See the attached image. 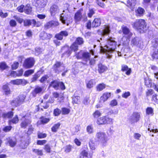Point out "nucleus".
<instances>
[{"instance_id":"nucleus-39","label":"nucleus","mask_w":158,"mask_h":158,"mask_svg":"<svg viewBox=\"0 0 158 158\" xmlns=\"http://www.w3.org/2000/svg\"><path fill=\"white\" fill-rule=\"evenodd\" d=\"M102 115L101 112L98 110H96L93 114V116L94 118H97Z\"/></svg>"},{"instance_id":"nucleus-35","label":"nucleus","mask_w":158,"mask_h":158,"mask_svg":"<svg viewBox=\"0 0 158 158\" xmlns=\"http://www.w3.org/2000/svg\"><path fill=\"white\" fill-rule=\"evenodd\" d=\"M136 0H128L127 1V6L133 7L136 4Z\"/></svg>"},{"instance_id":"nucleus-37","label":"nucleus","mask_w":158,"mask_h":158,"mask_svg":"<svg viewBox=\"0 0 158 158\" xmlns=\"http://www.w3.org/2000/svg\"><path fill=\"white\" fill-rule=\"evenodd\" d=\"M60 125V123H57L54 125L51 128L52 131L53 132H56L57 131V130L59 128Z\"/></svg>"},{"instance_id":"nucleus-52","label":"nucleus","mask_w":158,"mask_h":158,"mask_svg":"<svg viewBox=\"0 0 158 158\" xmlns=\"http://www.w3.org/2000/svg\"><path fill=\"white\" fill-rule=\"evenodd\" d=\"M83 52L82 51H81L78 53L76 54V56L77 59H81L83 58Z\"/></svg>"},{"instance_id":"nucleus-22","label":"nucleus","mask_w":158,"mask_h":158,"mask_svg":"<svg viewBox=\"0 0 158 158\" xmlns=\"http://www.w3.org/2000/svg\"><path fill=\"white\" fill-rule=\"evenodd\" d=\"M101 23V21L100 19H95L93 21L92 23L93 27H96L100 25Z\"/></svg>"},{"instance_id":"nucleus-15","label":"nucleus","mask_w":158,"mask_h":158,"mask_svg":"<svg viewBox=\"0 0 158 158\" xmlns=\"http://www.w3.org/2000/svg\"><path fill=\"white\" fill-rule=\"evenodd\" d=\"M108 69L107 67L101 63L98 64V73L101 74L106 71Z\"/></svg>"},{"instance_id":"nucleus-38","label":"nucleus","mask_w":158,"mask_h":158,"mask_svg":"<svg viewBox=\"0 0 158 158\" xmlns=\"http://www.w3.org/2000/svg\"><path fill=\"white\" fill-rule=\"evenodd\" d=\"M95 84L94 81L93 80H91L89 81L86 83L87 87L89 88H90L93 87L94 85Z\"/></svg>"},{"instance_id":"nucleus-23","label":"nucleus","mask_w":158,"mask_h":158,"mask_svg":"<svg viewBox=\"0 0 158 158\" xmlns=\"http://www.w3.org/2000/svg\"><path fill=\"white\" fill-rule=\"evenodd\" d=\"M43 90V88L39 86L35 87L34 91H33V95L34 97L36 96V95L41 93Z\"/></svg>"},{"instance_id":"nucleus-20","label":"nucleus","mask_w":158,"mask_h":158,"mask_svg":"<svg viewBox=\"0 0 158 158\" xmlns=\"http://www.w3.org/2000/svg\"><path fill=\"white\" fill-rule=\"evenodd\" d=\"M6 143H9V145L12 147H14L16 143V142L15 140H13L10 138H8L6 139Z\"/></svg>"},{"instance_id":"nucleus-60","label":"nucleus","mask_w":158,"mask_h":158,"mask_svg":"<svg viewBox=\"0 0 158 158\" xmlns=\"http://www.w3.org/2000/svg\"><path fill=\"white\" fill-rule=\"evenodd\" d=\"M24 6L23 5H21V6H18L17 9L18 11L20 12H22L24 11Z\"/></svg>"},{"instance_id":"nucleus-24","label":"nucleus","mask_w":158,"mask_h":158,"mask_svg":"<svg viewBox=\"0 0 158 158\" xmlns=\"http://www.w3.org/2000/svg\"><path fill=\"white\" fill-rule=\"evenodd\" d=\"M97 123L99 125L106 124L105 116L102 117L98 118L97 121Z\"/></svg>"},{"instance_id":"nucleus-61","label":"nucleus","mask_w":158,"mask_h":158,"mask_svg":"<svg viewBox=\"0 0 158 158\" xmlns=\"http://www.w3.org/2000/svg\"><path fill=\"white\" fill-rule=\"evenodd\" d=\"M152 100L155 102L158 103V96L156 94L153 95L152 97Z\"/></svg>"},{"instance_id":"nucleus-46","label":"nucleus","mask_w":158,"mask_h":158,"mask_svg":"<svg viewBox=\"0 0 158 158\" xmlns=\"http://www.w3.org/2000/svg\"><path fill=\"white\" fill-rule=\"evenodd\" d=\"M32 151L34 152L38 155L42 156L43 155L42 151L41 150H39L38 149H34L32 150Z\"/></svg>"},{"instance_id":"nucleus-42","label":"nucleus","mask_w":158,"mask_h":158,"mask_svg":"<svg viewBox=\"0 0 158 158\" xmlns=\"http://www.w3.org/2000/svg\"><path fill=\"white\" fill-rule=\"evenodd\" d=\"M87 132L89 134H92L94 132L93 127L91 125H89L86 127Z\"/></svg>"},{"instance_id":"nucleus-54","label":"nucleus","mask_w":158,"mask_h":158,"mask_svg":"<svg viewBox=\"0 0 158 158\" xmlns=\"http://www.w3.org/2000/svg\"><path fill=\"white\" fill-rule=\"evenodd\" d=\"M19 65V63L18 62H15L12 65L11 67L12 69L14 70L17 69Z\"/></svg>"},{"instance_id":"nucleus-2","label":"nucleus","mask_w":158,"mask_h":158,"mask_svg":"<svg viewBox=\"0 0 158 158\" xmlns=\"http://www.w3.org/2000/svg\"><path fill=\"white\" fill-rule=\"evenodd\" d=\"M84 41L82 38L79 37L77 38L75 41L71 46L69 48L67 46H64L61 49L62 52L64 51L63 55H67L69 56L72 52V51L75 52L78 49L77 44L81 45L84 43Z\"/></svg>"},{"instance_id":"nucleus-49","label":"nucleus","mask_w":158,"mask_h":158,"mask_svg":"<svg viewBox=\"0 0 158 158\" xmlns=\"http://www.w3.org/2000/svg\"><path fill=\"white\" fill-rule=\"evenodd\" d=\"M61 110L58 108H56L54 109L53 111V114L55 116H59L61 113Z\"/></svg>"},{"instance_id":"nucleus-45","label":"nucleus","mask_w":158,"mask_h":158,"mask_svg":"<svg viewBox=\"0 0 158 158\" xmlns=\"http://www.w3.org/2000/svg\"><path fill=\"white\" fill-rule=\"evenodd\" d=\"M34 72V70H28L25 72L24 75L25 77H28L33 73Z\"/></svg>"},{"instance_id":"nucleus-11","label":"nucleus","mask_w":158,"mask_h":158,"mask_svg":"<svg viewBox=\"0 0 158 158\" xmlns=\"http://www.w3.org/2000/svg\"><path fill=\"white\" fill-rule=\"evenodd\" d=\"M39 36L40 39L43 40H50L52 37V34L47 33L44 31L40 33Z\"/></svg>"},{"instance_id":"nucleus-50","label":"nucleus","mask_w":158,"mask_h":158,"mask_svg":"<svg viewBox=\"0 0 158 158\" xmlns=\"http://www.w3.org/2000/svg\"><path fill=\"white\" fill-rule=\"evenodd\" d=\"M43 51V49L40 48H36L35 49V54L36 55L42 53Z\"/></svg>"},{"instance_id":"nucleus-3","label":"nucleus","mask_w":158,"mask_h":158,"mask_svg":"<svg viewBox=\"0 0 158 158\" xmlns=\"http://www.w3.org/2000/svg\"><path fill=\"white\" fill-rule=\"evenodd\" d=\"M132 25L133 27L141 32L146 30V24L145 21L142 19H137Z\"/></svg>"},{"instance_id":"nucleus-28","label":"nucleus","mask_w":158,"mask_h":158,"mask_svg":"<svg viewBox=\"0 0 158 158\" xmlns=\"http://www.w3.org/2000/svg\"><path fill=\"white\" fill-rule=\"evenodd\" d=\"M91 53L88 52H83V55L82 59L87 61L88 60H90V58Z\"/></svg>"},{"instance_id":"nucleus-63","label":"nucleus","mask_w":158,"mask_h":158,"mask_svg":"<svg viewBox=\"0 0 158 158\" xmlns=\"http://www.w3.org/2000/svg\"><path fill=\"white\" fill-rule=\"evenodd\" d=\"M44 149L48 153H50V152L51 150V148L50 145L48 144H46L45 146V147L44 148Z\"/></svg>"},{"instance_id":"nucleus-4","label":"nucleus","mask_w":158,"mask_h":158,"mask_svg":"<svg viewBox=\"0 0 158 158\" xmlns=\"http://www.w3.org/2000/svg\"><path fill=\"white\" fill-rule=\"evenodd\" d=\"M95 136L98 140L102 143H105L107 141V137L106 133L103 132H97Z\"/></svg>"},{"instance_id":"nucleus-12","label":"nucleus","mask_w":158,"mask_h":158,"mask_svg":"<svg viewBox=\"0 0 158 158\" xmlns=\"http://www.w3.org/2000/svg\"><path fill=\"white\" fill-rule=\"evenodd\" d=\"M122 29L123 34L127 37H130L132 35V33L130 31L129 29L126 26H123Z\"/></svg>"},{"instance_id":"nucleus-58","label":"nucleus","mask_w":158,"mask_h":158,"mask_svg":"<svg viewBox=\"0 0 158 158\" xmlns=\"http://www.w3.org/2000/svg\"><path fill=\"white\" fill-rule=\"evenodd\" d=\"M8 15L7 13H3L2 10H0V16L2 18H5Z\"/></svg>"},{"instance_id":"nucleus-26","label":"nucleus","mask_w":158,"mask_h":158,"mask_svg":"<svg viewBox=\"0 0 158 158\" xmlns=\"http://www.w3.org/2000/svg\"><path fill=\"white\" fill-rule=\"evenodd\" d=\"M145 10L143 9L141 7H139L136 10V15L137 16H140L143 15L144 12Z\"/></svg>"},{"instance_id":"nucleus-6","label":"nucleus","mask_w":158,"mask_h":158,"mask_svg":"<svg viewBox=\"0 0 158 158\" xmlns=\"http://www.w3.org/2000/svg\"><path fill=\"white\" fill-rule=\"evenodd\" d=\"M60 19L63 24L68 25L72 22V18L70 15L62 13L60 17Z\"/></svg>"},{"instance_id":"nucleus-13","label":"nucleus","mask_w":158,"mask_h":158,"mask_svg":"<svg viewBox=\"0 0 158 158\" xmlns=\"http://www.w3.org/2000/svg\"><path fill=\"white\" fill-rule=\"evenodd\" d=\"M10 83L14 85H19L23 84L25 85L27 84V81L24 79H17L11 80Z\"/></svg>"},{"instance_id":"nucleus-40","label":"nucleus","mask_w":158,"mask_h":158,"mask_svg":"<svg viewBox=\"0 0 158 158\" xmlns=\"http://www.w3.org/2000/svg\"><path fill=\"white\" fill-rule=\"evenodd\" d=\"M3 90L5 92V94L6 95H8L10 93V90L9 88L7 85H5L3 87Z\"/></svg>"},{"instance_id":"nucleus-31","label":"nucleus","mask_w":158,"mask_h":158,"mask_svg":"<svg viewBox=\"0 0 158 158\" xmlns=\"http://www.w3.org/2000/svg\"><path fill=\"white\" fill-rule=\"evenodd\" d=\"M59 83L57 81L55 80L51 82L50 86L53 87L55 89H58Z\"/></svg>"},{"instance_id":"nucleus-1","label":"nucleus","mask_w":158,"mask_h":158,"mask_svg":"<svg viewBox=\"0 0 158 158\" xmlns=\"http://www.w3.org/2000/svg\"><path fill=\"white\" fill-rule=\"evenodd\" d=\"M108 46L106 45L104 47L101 46L100 52L105 54L107 58L110 59L112 57V54L114 51L116 47V42L114 38L109 37L107 40Z\"/></svg>"},{"instance_id":"nucleus-7","label":"nucleus","mask_w":158,"mask_h":158,"mask_svg":"<svg viewBox=\"0 0 158 158\" xmlns=\"http://www.w3.org/2000/svg\"><path fill=\"white\" fill-rule=\"evenodd\" d=\"M25 97V96L24 95H21L18 98L12 101L11 102V104L13 106H17L24 102Z\"/></svg>"},{"instance_id":"nucleus-8","label":"nucleus","mask_w":158,"mask_h":158,"mask_svg":"<svg viewBox=\"0 0 158 158\" xmlns=\"http://www.w3.org/2000/svg\"><path fill=\"white\" fill-rule=\"evenodd\" d=\"M35 61L33 58H29L25 60L23 64V66L25 68L29 69L33 66Z\"/></svg>"},{"instance_id":"nucleus-51","label":"nucleus","mask_w":158,"mask_h":158,"mask_svg":"<svg viewBox=\"0 0 158 158\" xmlns=\"http://www.w3.org/2000/svg\"><path fill=\"white\" fill-rule=\"evenodd\" d=\"M75 131L73 132L72 134L73 135H75L81 129V127L80 125H77L75 127Z\"/></svg>"},{"instance_id":"nucleus-10","label":"nucleus","mask_w":158,"mask_h":158,"mask_svg":"<svg viewBox=\"0 0 158 158\" xmlns=\"http://www.w3.org/2000/svg\"><path fill=\"white\" fill-rule=\"evenodd\" d=\"M25 117L26 116H24L22 117L21 119L22 122L21 123L20 126L22 128H26L31 122V121L29 119H27Z\"/></svg>"},{"instance_id":"nucleus-56","label":"nucleus","mask_w":158,"mask_h":158,"mask_svg":"<svg viewBox=\"0 0 158 158\" xmlns=\"http://www.w3.org/2000/svg\"><path fill=\"white\" fill-rule=\"evenodd\" d=\"M118 113V110H110L108 112V114L110 115L112 114H116Z\"/></svg>"},{"instance_id":"nucleus-16","label":"nucleus","mask_w":158,"mask_h":158,"mask_svg":"<svg viewBox=\"0 0 158 158\" xmlns=\"http://www.w3.org/2000/svg\"><path fill=\"white\" fill-rule=\"evenodd\" d=\"M82 16L81 11L78 10L75 14L74 15V19L75 22L78 24L79 22L81 20Z\"/></svg>"},{"instance_id":"nucleus-59","label":"nucleus","mask_w":158,"mask_h":158,"mask_svg":"<svg viewBox=\"0 0 158 158\" xmlns=\"http://www.w3.org/2000/svg\"><path fill=\"white\" fill-rule=\"evenodd\" d=\"M7 67V66L5 63L2 62L0 64V68L3 70L6 69Z\"/></svg>"},{"instance_id":"nucleus-14","label":"nucleus","mask_w":158,"mask_h":158,"mask_svg":"<svg viewBox=\"0 0 158 158\" xmlns=\"http://www.w3.org/2000/svg\"><path fill=\"white\" fill-rule=\"evenodd\" d=\"M58 25L59 23L57 21H51L47 23L44 26L45 27L48 29L52 27L58 26Z\"/></svg>"},{"instance_id":"nucleus-47","label":"nucleus","mask_w":158,"mask_h":158,"mask_svg":"<svg viewBox=\"0 0 158 158\" xmlns=\"http://www.w3.org/2000/svg\"><path fill=\"white\" fill-rule=\"evenodd\" d=\"M40 77V75L38 73L35 74L33 76V77L31 79V82H34L36 81L38 78Z\"/></svg>"},{"instance_id":"nucleus-5","label":"nucleus","mask_w":158,"mask_h":158,"mask_svg":"<svg viewBox=\"0 0 158 158\" xmlns=\"http://www.w3.org/2000/svg\"><path fill=\"white\" fill-rule=\"evenodd\" d=\"M52 69L55 73L59 74L64 69L65 67L62 63L57 61L53 65Z\"/></svg>"},{"instance_id":"nucleus-36","label":"nucleus","mask_w":158,"mask_h":158,"mask_svg":"<svg viewBox=\"0 0 158 158\" xmlns=\"http://www.w3.org/2000/svg\"><path fill=\"white\" fill-rule=\"evenodd\" d=\"M146 114L148 115H152L153 114V109L151 107H148L146 109Z\"/></svg>"},{"instance_id":"nucleus-64","label":"nucleus","mask_w":158,"mask_h":158,"mask_svg":"<svg viewBox=\"0 0 158 158\" xmlns=\"http://www.w3.org/2000/svg\"><path fill=\"white\" fill-rule=\"evenodd\" d=\"M10 26L11 27H15L17 24V23L15 20H11L9 22Z\"/></svg>"},{"instance_id":"nucleus-17","label":"nucleus","mask_w":158,"mask_h":158,"mask_svg":"<svg viewBox=\"0 0 158 158\" xmlns=\"http://www.w3.org/2000/svg\"><path fill=\"white\" fill-rule=\"evenodd\" d=\"M111 94L110 93H105L100 98V102L103 103L106 101L107 99L110 97Z\"/></svg>"},{"instance_id":"nucleus-25","label":"nucleus","mask_w":158,"mask_h":158,"mask_svg":"<svg viewBox=\"0 0 158 158\" xmlns=\"http://www.w3.org/2000/svg\"><path fill=\"white\" fill-rule=\"evenodd\" d=\"M24 11L25 13L27 14H30L31 12L32 8L29 4L25 6Z\"/></svg>"},{"instance_id":"nucleus-48","label":"nucleus","mask_w":158,"mask_h":158,"mask_svg":"<svg viewBox=\"0 0 158 158\" xmlns=\"http://www.w3.org/2000/svg\"><path fill=\"white\" fill-rule=\"evenodd\" d=\"M38 137L39 139H42L45 138L47 136V134L39 132L37 133Z\"/></svg>"},{"instance_id":"nucleus-9","label":"nucleus","mask_w":158,"mask_h":158,"mask_svg":"<svg viewBox=\"0 0 158 158\" xmlns=\"http://www.w3.org/2000/svg\"><path fill=\"white\" fill-rule=\"evenodd\" d=\"M140 116L139 113L134 112L130 117L129 120L131 123H136L138 121L140 118Z\"/></svg>"},{"instance_id":"nucleus-33","label":"nucleus","mask_w":158,"mask_h":158,"mask_svg":"<svg viewBox=\"0 0 158 158\" xmlns=\"http://www.w3.org/2000/svg\"><path fill=\"white\" fill-rule=\"evenodd\" d=\"M106 87V85L103 84H100L97 86V90L98 91H100L102 90Z\"/></svg>"},{"instance_id":"nucleus-32","label":"nucleus","mask_w":158,"mask_h":158,"mask_svg":"<svg viewBox=\"0 0 158 158\" xmlns=\"http://www.w3.org/2000/svg\"><path fill=\"white\" fill-rule=\"evenodd\" d=\"M34 19H26L24 21V25L25 26H28L32 25V23H34Z\"/></svg>"},{"instance_id":"nucleus-43","label":"nucleus","mask_w":158,"mask_h":158,"mask_svg":"<svg viewBox=\"0 0 158 158\" xmlns=\"http://www.w3.org/2000/svg\"><path fill=\"white\" fill-rule=\"evenodd\" d=\"M40 121L42 123L45 124L48 123L50 120V119L48 118L42 117L40 118Z\"/></svg>"},{"instance_id":"nucleus-53","label":"nucleus","mask_w":158,"mask_h":158,"mask_svg":"<svg viewBox=\"0 0 158 158\" xmlns=\"http://www.w3.org/2000/svg\"><path fill=\"white\" fill-rule=\"evenodd\" d=\"M90 101L89 98L88 97H85L83 101V103L85 105H87L89 103Z\"/></svg>"},{"instance_id":"nucleus-18","label":"nucleus","mask_w":158,"mask_h":158,"mask_svg":"<svg viewBox=\"0 0 158 158\" xmlns=\"http://www.w3.org/2000/svg\"><path fill=\"white\" fill-rule=\"evenodd\" d=\"M59 10L58 6L55 5H52L51 6L50 11L51 15H54L56 14Z\"/></svg>"},{"instance_id":"nucleus-21","label":"nucleus","mask_w":158,"mask_h":158,"mask_svg":"<svg viewBox=\"0 0 158 158\" xmlns=\"http://www.w3.org/2000/svg\"><path fill=\"white\" fill-rule=\"evenodd\" d=\"M81 155L83 156V158H92V153H89L85 150H84L81 153Z\"/></svg>"},{"instance_id":"nucleus-30","label":"nucleus","mask_w":158,"mask_h":158,"mask_svg":"<svg viewBox=\"0 0 158 158\" xmlns=\"http://www.w3.org/2000/svg\"><path fill=\"white\" fill-rule=\"evenodd\" d=\"M110 32V27L108 26H105L104 29L102 30V35H104L108 34Z\"/></svg>"},{"instance_id":"nucleus-62","label":"nucleus","mask_w":158,"mask_h":158,"mask_svg":"<svg viewBox=\"0 0 158 158\" xmlns=\"http://www.w3.org/2000/svg\"><path fill=\"white\" fill-rule=\"evenodd\" d=\"M48 78V77L47 75H45L43 76L40 81L41 83H43L46 81Z\"/></svg>"},{"instance_id":"nucleus-19","label":"nucleus","mask_w":158,"mask_h":158,"mask_svg":"<svg viewBox=\"0 0 158 158\" xmlns=\"http://www.w3.org/2000/svg\"><path fill=\"white\" fill-rule=\"evenodd\" d=\"M121 70L123 72L126 71V74L129 75L131 72V69L126 65H123L121 66Z\"/></svg>"},{"instance_id":"nucleus-29","label":"nucleus","mask_w":158,"mask_h":158,"mask_svg":"<svg viewBox=\"0 0 158 158\" xmlns=\"http://www.w3.org/2000/svg\"><path fill=\"white\" fill-rule=\"evenodd\" d=\"M13 116V113L12 111H10L7 113H3L2 117L4 118H10Z\"/></svg>"},{"instance_id":"nucleus-34","label":"nucleus","mask_w":158,"mask_h":158,"mask_svg":"<svg viewBox=\"0 0 158 158\" xmlns=\"http://www.w3.org/2000/svg\"><path fill=\"white\" fill-rule=\"evenodd\" d=\"M19 121V119L17 115H16L15 117L13 118L12 119L10 120L9 121V124L11 125V123L14 124L17 123Z\"/></svg>"},{"instance_id":"nucleus-27","label":"nucleus","mask_w":158,"mask_h":158,"mask_svg":"<svg viewBox=\"0 0 158 158\" xmlns=\"http://www.w3.org/2000/svg\"><path fill=\"white\" fill-rule=\"evenodd\" d=\"M96 142L93 139H91L89 142V147L92 150H94L96 148Z\"/></svg>"},{"instance_id":"nucleus-57","label":"nucleus","mask_w":158,"mask_h":158,"mask_svg":"<svg viewBox=\"0 0 158 158\" xmlns=\"http://www.w3.org/2000/svg\"><path fill=\"white\" fill-rule=\"evenodd\" d=\"M151 81L149 80L148 78H144V83L145 85L148 87L149 86V85L151 83Z\"/></svg>"},{"instance_id":"nucleus-55","label":"nucleus","mask_w":158,"mask_h":158,"mask_svg":"<svg viewBox=\"0 0 158 158\" xmlns=\"http://www.w3.org/2000/svg\"><path fill=\"white\" fill-rule=\"evenodd\" d=\"M117 104L118 102L115 99H114L111 101L110 103V105L111 106L113 107L117 106Z\"/></svg>"},{"instance_id":"nucleus-41","label":"nucleus","mask_w":158,"mask_h":158,"mask_svg":"<svg viewBox=\"0 0 158 158\" xmlns=\"http://www.w3.org/2000/svg\"><path fill=\"white\" fill-rule=\"evenodd\" d=\"M106 124H112L113 122V119L107 116H105Z\"/></svg>"},{"instance_id":"nucleus-44","label":"nucleus","mask_w":158,"mask_h":158,"mask_svg":"<svg viewBox=\"0 0 158 158\" xmlns=\"http://www.w3.org/2000/svg\"><path fill=\"white\" fill-rule=\"evenodd\" d=\"M61 111L62 114H67L69 113L70 110L69 109L64 107L62 108Z\"/></svg>"}]
</instances>
